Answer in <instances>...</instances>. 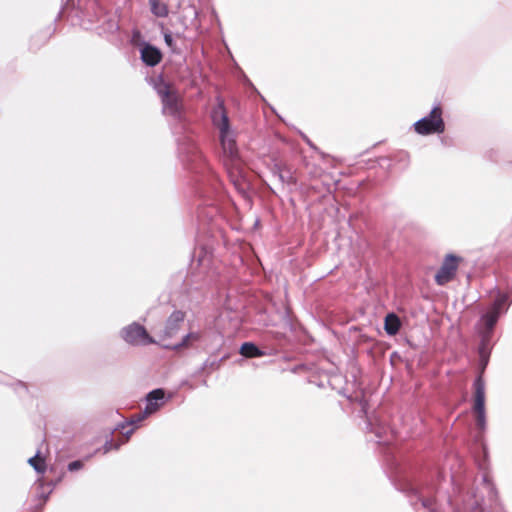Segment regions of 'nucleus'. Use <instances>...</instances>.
Returning <instances> with one entry per match:
<instances>
[{
  "label": "nucleus",
  "instance_id": "19",
  "mask_svg": "<svg viewBox=\"0 0 512 512\" xmlns=\"http://www.w3.org/2000/svg\"><path fill=\"white\" fill-rule=\"evenodd\" d=\"M122 443H118V444H114L111 440L110 441H106L105 444L103 445V453L106 454L108 452H110L111 450L115 449L117 450L120 445Z\"/></svg>",
  "mask_w": 512,
  "mask_h": 512
},
{
  "label": "nucleus",
  "instance_id": "11",
  "mask_svg": "<svg viewBox=\"0 0 512 512\" xmlns=\"http://www.w3.org/2000/svg\"><path fill=\"white\" fill-rule=\"evenodd\" d=\"M161 58L162 54L160 50L152 45L146 44L141 49V59L148 66L153 67L157 65L161 61Z\"/></svg>",
  "mask_w": 512,
  "mask_h": 512
},
{
  "label": "nucleus",
  "instance_id": "18",
  "mask_svg": "<svg viewBox=\"0 0 512 512\" xmlns=\"http://www.w3.org/2000/svg\"><path fill=\"white\" fill-rule=\"evenodd\" d=\"M28 463L37 471L38 473H44L45 465L43 459L39 457V453H37L34 457H31L28 460Z\"/></svg>",
  "mask_w": 512,
  "mask_h": 512
},
{
  "label": "nucleus",
  "instance_id": "23",
  "mask_svg": "<svg viewBox=\"0 0 512 512\" xmlns=\"http://www.w3.org/2000/svg\"><path fill=\"white\" fill-rule=\"evenodd\" d=\"M305 141L306 143L313 149H316V147L312 144V142L308 139V138H305Z\"/></svg>",
  "mask_w": 512,
  "mask_h": 512
},
{
  "label": "nucleus",
  "instance_id": "4",
  "mask_svg": "<svg viewBox=\"0 0 512 512\" xmlns=\"http://www.w3.org/2000/svg\"><path fill=\"white\" fill-rule=\"evenodd\" d=\"M120 335L126 343L133 346H145L155 343V340L148 334L146 328L137 322L122 328Z\"/></svg>",
  "mask_w": 512,
  "mask_h": 512
},
{
  "label": "nucleus",
  "instance_id": "2",
  "mask_svg": "<svg viewBox=\"0 0 512 512\" xmlns=\"http://www.w3.org/2000/svg\"><path fill=\"white\" fill-rule=\"evenodd\" d=\"M509 306L508 295L498 292L494 301L482 312L476 323V332L480 337L479 355L483 365H486L488 362L492 334L496 323L508 311Z\"/></svg>",
  "mask_w": 512,
  "mask_h": 512
},
{
  "label": "nucleus",
  "instance_id": "20",
  "mask_svg": "<svg viewBox=\"0 0 512 512\" xmlns=\"http://www.w3.org/2000/svg\"><path fill=\"white\" fill-rule=\"evenodd\" d=\"M83 467V462L80 460L72 461L68 464V470L71 472L77 471Z\"/></svg>",
  "mask_w": 512,
  "mask_h": 512
},
{
  "label": "nucleus",
  "instance_id": "22",
  "mask_svg": "<svg viewBox=\"0 0 512 512\" xmlns=\"http://www.w3.org/2000/svg\"><path fill=\"white\" fill-rule=\"evenodd\" d=\"M121 428H122V433L126 436V439H128L134 432V428H130V429L126 430L125 425H122Z\"/></svg>",
  "mask_w": 512,
  "mask_h": 512
},
{
  "label": "nucleus",
  "instance_id": "14",
  "mask_svg": "<svg viewBox=\"0 0 512 512\" xmlns=\"http://www.w3.org/2000/svg\"><path fill=\"white\" fill-rule=\"evenodd\" d=\"M401 327L399 317L394 313H389L385 317L384 329L388 335H396Z\"/></svg>",
  "mask_w": 512,
  "mask_h": 512
},
{
  "label": "nucleus",
  "instance_id": "21",
  "mask_svg": "<svg viewBox=\"0 0 512 512\" xmlns=\"http://www.w3.org/2000/svg\"><path fill=\"white\" fill-rule=\"evenodd\" d=\"M164 41H165L166 45H167L171 50H175L174 39H173V36H172L170 33H165V34H164Z\"/></svg>",
  "mask_w": 512,
  "mask_h": 512
},
{
  "label": "nucleus",
  "instance_id": "3",
  "mask_svg": "<svg viewBox=\"0 0 512 512\" xmlns=\"http://www.w3.org/2000/svg\"><path fill=\"white\" fill-rule=\"evenodd\" d=\"M413 129L422 136L442 134L445 131V122L441 106L435 105L428 115L413 124Z\"/></svg>",
  "mask_w": 512,
  "mask_h": 512
},
{
  "label": "nucleus",
  "instance_id": "5",
  "mask_svg": "<svg viewBox=\"0 0 512 512\" xmlns=\"http://www.w3.org/2000/svg\"><path fill=\"white\" fill-rule=\"evenodd\" d=\"M474 390L473 410L476 414V425L480 430H484L486 427L485 383L481 377H477L474 381Z\"/></svg>",
  "mask_w": 512,
  "mask_h": 512
},
{
  "label": "nucleus",
  "instance_id": "1",
  "mask_svg": "<svg viewBox=\"0 0 512 512\" xmlns=\"http://www.w3.org/2000/svg\"><path fill=\"white\" fill-rule=\"evenodd\" d=\"M213 124L217 127L220 134V142L225 156V165L236 188L244 191L247 187L242 163L238 154L236 144V134L231 129L229 118L224 110L223 104H219L212 112Z\"/></svg>",
  "mask_w": 512,
  "mask_h": 512
},
{
  "label": "nucleus",
  "instance_id": "12",
  "mask_svg": "<svg viewBox=\"0 0 512 512\" xmlns=\"http://www.w3.org/2000/svg\"><path fill=\"white\" fill-rule=\"evenodd\" d=\"M273 176L278 179V181L284 185H290L295 183V178L292 172L286 167H282L279 164H275L272 169Z\"/></svg>",
  "mask_w": 512,
  "mask_h": 512
},
{
  "label": "nucleus",
  "instance_id": "10",
  "mask_svg": "<svg viewBox=\"0 0 512 512\" xmlns=\"http://www.w3.org/2000/svg\"><path fill=\"white\" fill-rule=\"evenodd\" d=\"M185 315L181 311H174L168 318L163 330L162 339L172 338L179 331Z\"/></svg>",
  "mask_w": 512,
  "mask_h": 512
},
{
  "label": "nucleus",
  "instance_id": "9",
  "mask_svg": "<svg viewBox=\"0 0 512 512\" xmlns=\"http://www.w3.org/2000/svg\"><path fill=\"white\" fill-rule=\"evenodd\" d=\"M101 15L98 17L96 22L100 24L97 26V30L100 34H113L119 29L118 17L114 14L107 15L102 13V8L98 7Z\"/></svg>",
  "mask_w": 512,
  "mask_h": 512
},
{
  "label": "nucleus",
  "instance_id": "17",
  "mask_svg": "<svg viewBox=\"0 0 512 512\" xmlns=\"http://www.w3.org/2000/svg\"><path fill=\"white\" fill-rule=\"evenodd\" d=\"M200 339V335L197 332H190L185 335L180 343H177L171 346L173 349L177 350L183 347L190 346L193 342H196Z\"/></svg>",
  "mask_w": 512,
  "mask_h": 512
},
{
  "label": "nucleus",
  "instance_id": "15",
  "mask_svg": "<svg viewBox=\"0 0 512 512\" xmlns=\"http://www.w3.org/2000/svg\"><path fill=\"white\" fill-rule=\"evenodd\" d=\"M240 353L244 357L247 358H254V357H261L264 355V352L261 351L254 343L252 342H245L242 344L240 348Z\"/></svg>",
  "mask_w": 512,
  "mask_h": 512
},
{
  "label": "nucleus",
  "instance_id": "13",
  "mask_svg": "<svg viewBox=\"0 0 512 512\" xmlns=\"http://www.w3.org/2000/svg\"><path fill=\"white\" fill-rule=\"evenodd\" d=\"M482 488L487 493L489 501L495 504L498 503V491L488 474L483 475Z\"/></svg>",
  "mask_w": 512,
  "mask_h": 512
},
{
  "label": "nucleus",
  "instance_id": "16",
  "mask_svg": "<svg viewBox=\"0 0 512 512\" xmlns=\"http://www.w3.org/2000/svg\"><path fill=\"white\" fill-rule=\"evenodd\" d=\"M150 5L151 13L160 18H164L168 16L169 10L165 3L159 0H148Z\"/></svg>",
  "mask_w": 512,
  "mask_h": 512
},
{
  "label": "nucleus",
  "instance_id": "7",
  "mask_svg": "<svg viewBox=\"0 0 512 512\" xmlns=\"http://www.w3.org/2000/svg\"><path fill=\"white\" fill-rule=\"evenodd\" d=\"M461 260L462 258L454 254H447L435 275L436 283L443 286L452 281L456 275Z\"/></svg>",
  "mask_w": 512,
  "mask_h": 512
},
{
  "label": "nucleus",
  "instance_id": "8",
  "mask_svg": "<svg viewBox=\"0 0 512 512\" xmlns=\"http://www.w3.org/2000/svg\"><path fill=\"white\" fill-rule=\"evenodd\" d=\"M157 93L162 100L163 112L171 116H177L179 113L178 95L166 83L157 87Z\"/></svg>",
  "mask_w": 512,
  "mask_h": 512
},
{
  "label": "nucleus",
  "instance_id": "6",
  "mask_svg": "<svg viewBox=\"0 0 512 512\" xmlns=\"http://www.w3.org/2000/svg\"><path fill=\"white\" fill-rule=\"evenodd\" d=\"M165 403V392L163 389L158 388L149 392L146 396V405L140 414L133 417L129 425L138 424L147 416L157 412Z\"/></svg>",
  "mask_w": 512,
  "mask_h": 512
}]
</instances>
